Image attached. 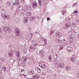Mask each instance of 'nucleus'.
<instances>
[{
	"label": "nucleus",
	"mask_w": 79,
	"mask_h": 79,
	"mask_svg": "<svg viewBox=\"0 0 79 79\" xmlns=\"http://www.w3.org/2000/svg\"><path fill=\"white\" fill-rule=\"evenodd\" d=\"M30 2L31 3H34V1L33 0H30Z\"/></svg>",
	"instance_id": "obj_50"
},
{
	"label": "nucleus",
	"mask_w": 79,
	"mask_h": 79,
	"mask_svg": "<svg viewBox=\"0 0 79 79\" xmlns=\"http://www.w3.org/2000/svg\"><path fill=\"white\" fill-rule=\"evenodd\" d=\"M66 40H64L60 41V42L62 43V44H66Z\"/></svg>",
	"instance_id": "obj_20"
},
{
	"label": "nucleus",
	"mask_w": 79,
	"mask_h": 79,
	"mask_svg": "<svg viewBox=\"0 0 79 79\" xmlns=\"http://www.w3.org/2000/svg\"><path fill=\"white\" fill-rule=\"evenodd\" d=\"M64 47V46H63V44H61L60 45V49L59 50H61V49H63V48Z\"/></svg>",
	"instance_id": "obj_27"
},
{
	"label": "nucleus",
	"mask_w": 79,
	"mask_h": 79,
	"mask_svg": "<svg viewBox=\"0 0 79 79\" xmlns=\"http://www.w3.org/2000/svg\"><path fill=\"white\" fill-rule=\"evenodd\" d=\"M24 70L23 69L21 70V72H24Z\"/></svg>",
	"instance_id": "obj_58"
},
{
	"label": "nucleus",
	"mask_w": 79,
	"mask_h": 79,
	"mask_svg": "<svg viewBox=\"0 0 79 79\" xmlns=\"http://www.w3.org/2000/svg\"><path fill=\"white\" fill-rule=\"evenodd\" d=\"M34 73V70H31L30 71V75H32V74H33Z\"/></svg>",
	"instance_id": "obj_29"
},
{
	"label": "nucleus",
	"mask_w": 79,
	"mask_h": 79,
	"mask_svg": "<svg viewBox=\"0 0 79 79\" xmlns=\"http://www.w3.org/2000/svg\"><path fill=\"white\" fill-rule=\"evenodd\" d=\"M65 68L67 70H68L70 69L71 67L69 66H67Z\"/></svg>",
	"instance_id": "obj_31"
},
{
	"label": "nucleus",
	"mask_w": 79,
	"mask_h": 79,
	"mask_svg": "<svg viewBox=\"0 0 79 79\" xmlns=\"http://www.w3.org/2000/svg\"><path fill=\"white\" fill-rule=\"evenodd\" d=\"M24 12H26L27 11V9H23V10Z\"/></svg>",
	"instance_id": "obj_43"
},
{
	"label": "nucleus",
	"mask_w": 79,
	"mask_h": 79,
	"mask_svg": "<svg viewBox=\"0 0 79 79\" xmlns=\"http://www.w3.org/2000/svg\"><path fill=\"white\" fill-rule=\"evenodd\" d=\"M75 22L79 23V19H76L75 20Z\"/></svg>",
	"instance_id": "obj_40"
},
{
	"label": "nucleus",
	"mask_w": 79,
	"mask_h": 79,
	"mask_svg": "<svg viewBox=\"0 0 79 79\" xmlns=\"http://www.w3.org/2000/svg\"><path fill=\"white\" fill-rule=\"evenodd\" d=\"M27 9L29 10H31V7L30 5L27 6Z\"/></svg>",
	"instance_id": "obj_23"
},
{
	"label": "nucleus",
	"mask_w": 79,
	"mask_h": 79,
	"mask_svg": "<svg viewBox=\"0 0 79 79\" xmlns=\"http://www.w3.org/2000/svg\"><path fill=\"white\" fill-rule=\"evenodd\" d=\"M75 57H76V56L74 54L72 56V57L71 59H75Z\"/></svg>",
	"instance_id": "obj_38"
},
{
	"label": "nucleus",
	"mask_w": 79,
	"mask_h": 79,
	"mask_svg": "<svg viewBox=\"0 0 79 79\" xmlns=\"http://www.w3.org/2000/svg\"><path fill=\"white\" fill-rule=\"evenodd\" d=\"M65 13H66V10H63L62 11V13L63 15H64V14H65Z\"/></svg>",
	"instance_id": "obj_33"
},
{
	"label": "nucleus",
	"mask_w": 79,
	"mask_h": 79,
	"mask_svg": "<svg viewBox=\"0 0 79 79\" xmlns=\"http://www.w3.org/2000/svg\"><path fill=\"white\" fill-rule=\"evenodd\" d=\"M28 29H29V31L30 32H31V31H32V30L31 29V28H30V27H29L28 28Z\"/></svg>",
	"instance_id": "obj_46"
},
{
	"label": "nucleus",
	"mask_w": 79,
	"mask_h": 79,
	"mask_svg": "<svg viewBox=\"0 0 79 79\" xmlns=\"http://www.w3.org/2000/svg\"><path fill=\"white\" fill-rule=\"evenodd\" d=\"M20 60H21V57H19L17 58V61L18 62H19V61H20Z\"/></svg>",
	"instance_id": "obj_37"
},
{
	"label": "nucleus",
	"mask_w": 79,
	"mask_h": 79,
	"mask_svg": "<svg viewBox=\"0 0 79 79\" xmlns=\"http://www.w3.org/2000/svg\"><path fill=\"white\" fill-rule=\"evenodd\" d=\"M56 37H60L61 36V33L60 32H57L56 34Z\"/></svg>",
	"instance_id": "obj_9"
},
{
	"label": "nucleus",
	"mask_w": 79,
	"mask_h": 79,
	"mask_svg": "<svg viewBox=\"0 0 79 79\" xmlns=\"http://www.w3.org/2000/svg\"><path fill=\"white\" fill-rule=\"evenodd\" d=\"M49 20H50V18L49 17H47V20L49 21Z\"/></svg>",
	"instance_id": "obj_47"
},
{
	"label": "nucleus",
	"mask_w": 79,
	"mask_h": 79,
	"mask_svg": "<svg viewBox=\"0 0 79 79\" xmlns=\"http://www.w3.org/2000/svg\"><path fill=\"white\" fill-rule=\"evenodd\" d=\"M77 5H78V3L77 2L74 3V4L73 5L72 7H74V6H75V7H76L77 6Z\"/></svg>",
	"instance_id": "obj_30"
},
{
	"label": "nucleus",
	"mask_w": 79,
	"mask_h": 79,
	"mask_svg": "<svg viewBox=\"0 0 79 79\" xmlns=\"http://www.w3.org/2000/svg\"><path fill=\"white\" fill-rule=\"evenodd\" d=\"M14 53V52H13V50H10V57H13Z\"/></svg>",
	"instance_id": "obj_12"
},
{
	"label": "nucleus",
	"mask_w": 79,
	"mask_h": 79,
	"mask_svg": "<svg viewBox=\"0 0 79 79\" xmlns=\"http://www.w3.org/2000/svg\"><path fill=\"white\" fill-rule=\"evenodd\" d=\"M19 1H18L16 2V4L17 5H19Z\"/></svg>",
	"instance_id": "obj_45"
},
{
	"label": "nucleus",
	"mask_w": 79,
	"mask_h": 79,
	"mask_svg": "<svg viewBox=\"0 0 79 79\" xmlns=\"http://www.w3.org/2000/svg\"><path fill=\"white\" fill-rule=\"evenodd\" d=\"M44 42H45V41H47V39H44Z\"/></svg>",
	"instance_id": "obj_61"
},
{
	"label": "nucleus",
	"mask_w": 79,
	"mask_h": 79,
	"mask_svg": "<svg viewBox=\"0 0 79 79\" xmlns=\"http://www.w3.org/2000/svg\"><path fill=\"white\" fill-rule=\"evenodd\" d=\"M38 2L39 3V5H40V6H41V5H42V2H41V0H38Z\"/></svg>",
	"instance_id": "obj_36"
},
{
	"label": "nucleus",
	"mask_w": 79,
	"mask_h": 79,
	"mask_svg": "<svg viewBox=\"0 0 79 79\" xmlns=\"http://www.w3.org/2000/svg\"><path fill=\"white\" fill-rule=\"evenodd\" d=\"M15 5H16V3H14L13 4V6H15Z\"/></svg>",
	"instance_id": "obj_56"
},
{
	"label": "nucleus",
	"mask_w": 79,
	"mask_h": 79,
	"mask_svg": "<svg viewBox=\"0 0 79 79\" xmlns=\"http://www.w3.org/2000/svg\"><path fill=\"white\" fill-rule=\"evenodd\" d=\"M71 60L72 61L73 63H74V62L76 61V60L75 59H71Z\"/></svg>",
	"instance_id": "obj_32"
},
{
	"label": "nucleus",
	"mask_w": 79,
	"mask_h": 79,
	"mask_svg": "<svg viewBox=\"0 0 79 79\" xmlns=\"http://www.w3.org/2000/svg\"><path fill=\"white\" fill-rule=\"evenodd\" d=\"M29 20V18L28 17H26L23 20V22L24 23H27L28 22Z\"/></svg>",
	"instance_id": "obj_7"
},
{
	"label": "nucleus",
	"mask_w": 79,
	"mask_h": 79,
	"mask_svg": "<svg viewBox=\"0 0 79 79\" xmlns=\"http://www.w3.org/2000/svg\"><path fill=\"white\" fill-rule=\"evenodd\" d=\"M2 69L3 71H4V72H5V71H6V67H2Z\"/></svg>",
	"instance_id": "obj_34"
},
{
	"label": "nucleus",
	"mask_w": 79,
	"mask_h": 79,
	"mask_svg": "<svg viewBox=\"0 0 79 79\" xmlns=\"http://www.w3.org/2000/svg\"><path fill=\"white\" fill-rule=\"evenodd\" d=\"M16 55L17 57L19 56V55H20V52L19 51H16Z\"/></svg>",
	"instance_id": "obj_17"
},
{
	"label": "nucleus",
	"mask_w": 79,
	"mask_h": 79,
	"mask_svg": "<svg viewBox=\"0 0 79 79\" xmlns=\"http://www.w3.org/2000/svg\"><path fill=\"white\" fill-rule=\"evenodd\" d=\"M56 67H59L60 68H62L64 67V63L63 62H60L58 60H55L54 62Z\"/></svg>",
	"instance_id": "obj_1"
},
{
	"label": "nucleus",
	"mask_w": 79,
	"mask_h": 79,
	"mask_svg": "<svg viewBox=\"0 0 79 79\" xmlns=\"http://www.w3.org/2000/svg\"><path fill=\"white\" fill-rule=\"evenodd\" d=\"M13 7L14 6L11 7V10H13Z\"/></svg>",
	"instance_id": "obj_60"
},
{
	"label": "nucleus",
	"mask_w": 79,
	"mask_h": 79,
	"mask_svg": "<svg viewBox=\"0 0 79 79\" xmlns=\"http://www.w3.org/2000/svg\"><path fill=\"white\" fill-rule=\"evenodd\" d=\"M7 5H8L10 6V2H8L7 3Z\"/></svg>",
	"instance_id": "obj_51"
},
{
	"label": "nucleus",
	"mask_w": 79,
	"mask_h": 79,
	"mask_svg": "<svg viewBox=\"0 0 79 79\" xmlns=\"http://www.w3.org/2000/svg\"><path fill=\"white\" fill-rule=\"evenodd\" d=\"M49 59L50 61H52V57L51 56H50L49 57Z\"/></svg>",
	"instance_id": "obj_39"
},
{
	"label": "nucleus",
	"mask_w": 79,
	"mask_h": 79,
	"mask_svg": "<svg viewBox=\"0 0 79 79\" xmlns=\"http://www.w3.org/2000/svg\"><path fill=\"white\" fill-rule=\"evenodd\" d=\"M53 56L54 59H56L58 57V55L56 54L53 53Z\"/></svg>",
	"instance_id": "obj_13"
},
{
	"label": "nucleus",
	"mask_w": 79,
	"mask_h": 79,
	"mask_svg": "<svg viewBox=\"0 0 79 79\" xmlns=\"http://www.w3.org/2000/svg\"><path fill=\"white\" fill-rule=\"evenodd\" d=\"M53 31H52L51 32L50 34V35H53Z\"/></svg>",
	"instance_id": "obj_49"
},
{
	"label": "nucleus",
	"mask_w": 79,
	"mask_h": 79,
	"mask_svg": "<svg viewBox=\"0 0 79 79\" xmlns=\"http://www.w3.org/2000/svg\"><path fill=\"white\" fill-rule=\"evenodd\" d=\"M33 47L30 48V50H34L36 49V46H37V42L35 41L33 43Z\"/></svg>",
	"instance_id": "obj_3"
},
{
	"label": "nucleus",
	"mask_w": 79,
	"mask_h": 79,
	"mask_svg": "<svg viewBox=\"0 0 79 79\" xmlns=\"http://www.w3.org/2000/svg\"><path fill=\"white\" fill-rule=\"evenodd\" d=\"M3 38V36H2L1 35H0V39H2Z\"/></svg>",
	"instance_id": "obj_54"
},
{
	"label": "nucleus",
	"mask_w": 79,
	"mask_h": 79,
	"mask_svg": "<svg viewBox=\"0 0 79 79\" xmlns=\"http://www.w3.org/2000/svg\"><path fill=\"white\" fill-rule=\"evenodd\" d=\"M73 38H70L69 39V42H70V43H73Z\"/></svg>",
	"instance_id": "obj_14"
},
{
	"label": "nucleus",
	"mask_w": 79,
	"mask_h": 79,
	"mask_svg": "<svg viewBox=\"0 0 79 79\" xmlns=\"http://www.w3.org/2000/svg\"><path fill=\"white\" fill-rule=\"evenodd\" d=\"M39 55H40V56H41L42 58H43L44 56V55L43 54V52H42V51H40L39 53Z\"/></svg>",
	"instance_id": "obj_10"
},
{
	"label": "nucleus",
	"mask_w": 79,
	"mask_h": 79,
	"mask_svg": "<svg viewBox=\"0 0 79 79\" xmlns=\"http://www.w3.org/2000/svg\"><path fill=\"white\" fill-rule=\"evenodd\" d=\"M77 38H78V39L79 40V34H78L77 35Z\"/></svg>",
	"instance_id": "obj_59"
},
{
	"label": "nucleus",
	"mask_w": 79,
	"mask_h": 79,
	"mask_svg": "<svg viewBox=\"0 0 79 79\" xmlns=\"http://www.w3.org/2000/svg\"><path fill=\"white\" fill-rule=\"evenodd\" d=\"M70 26H71V23H68L66 25V28L70 27Z\"/></svg>",
	"instance_id": "obj_22"
},
{
	"label": "nucleus",
	"mask_w": 79,
	"mask_h": 79,
	"mask_svg": "<svg viewBox=\"0 0 79 79\" xmlns=\"http://www.w3.org/2000/svg\"><path fill=\"white\" fill-rule=\"evenodd\" d=\"M21 66H22V67H24V66H25L26 64L24 62H22L20 64Z\"/></svg>",
	"instance_id": "obj_24"
},
{
	"label": "nucleus",
	"mask_w": 79,
	"mask_h": 79,
	"mask_svg": "<svg viewBox=\"0 0 79 79\" xmlns=\"http://www.w3.org/2000/svg\"><path fill=\"white\" fill-rule=\"evenodd\" d=\"M2 28L4 32H7L8 34L9 33H10V28H9V27H2Z\"/></svg>",
	"instance_id": "obj_4"
},
{
	"label": "nucleus",
	"mask_w": 79,
	"mask_h": 79,
	"mask_svg": "<svg viewBox=\"0 0 79 79\" xmlns=\"http://www.w3.org/2000/svg\"><path fill=\"white\" fill-rule=\"evenodd\" d=\"M32 36H33V33H31L28 34V37L29 38V39H30V38H31Z\"/></svg>",
	"instance_id": "obj_15"
},
{
	"label": "nucleus",
	"mask_w": 79,
	"mask_h": 79,
	"mask_svg": "<svg viewBox=\"0 0 79 79\" xmlns=\"http://www.w3.org/2000/svg\"><path fill=\"white\" fill-rule=\"evenodd\" d=\"M32 6L33 8H35L37 6V4L36 2H33L32 4Z\"/></svg>",
	"instance_id": "obj_8"
},
{
	"label": "nucleus",
	"mask_w": 79,
	"mask_h": 79,
	"mask_svg": "<svg viewBox=\"0 0 79 79\" xmlns=\"http://www.w3.org/2000/svg\"><path fill=\"white\" fill-rule=\"evenodd\" d=\"M77 13V10H76L75 12V13Z\"/></svg>",
	"instance_id": "obj_62"
},
{
	"label": "nucleus",
	"mask_w": 79,
	"mask_h": 79,
	"mask_svg": "<svg viewBox=\"0 0 79 79\" xmlns=\"http://www.w3.org/2000/svg\"><path fill=\"white\" fill-rule=\"evenodd\" d=\"M15 22L18 23V22H19V19H18V18H16L15 19Z\"/></svg>",
	"instance_id": "obj_41"
},
{
	"label": "nucleus",
	"mask_w": 79,
	"mask_h": 79,
	"mask_svg": "<svg viewBox=\"0 0 79 79\" xmlns=\"http://www.w3.org/2000/svg\"><path fill=\"white\" fill-rule=\"evenodd\" d=\"M21 13L22 15H24V12H21Z\"/></svg>",
	"instance_id": "obj_52"
},
{
	"label": "nucleus",
	"mask_w": 79,
	"mask_h": 79,
	"mask_svg": "<svg viewBox=\"0 0 79 79\" xmlns=\"http://www.w3.org/2000/svg\"><path fill=\"white\" fill-rule=\"evenodd\" d=\"M60 40V38H57L56 40V42H59Z\"/></svg>",
	"instance_id": "obj_35"
},
{
	"label": "nucleus",
	"mask_w": 79,
	"mask_h": 79,
	"mask_svg": "<svg viewBox=\"0 0 79 79\" xmlns=\"http://www.w3.org/2000/svg\"><path fill=\"white\" fill-rule=\"evenodd\" d=\"M34 79H36V78H39L40 77V76H39L38 74H35L33 77Z\"/></svg>",
	"instance_id": "obj_16"
},
{
	"label": "nucleus",
	"mask_w": 79,
	"mask_h": 79,
	"mask_svg": "<svg viewBox=\"0 0 79 79\" xmlns=\"http://www.w3.org/2000/svg\"><path fill=\"white\" fill-rule=\"evenodd\" d=\"M44 43L45 44H47V41H44Z\"/></svg>",
	"instance_id": "obj_57"
},
{
	"label": "nucleus",
	"mask_w": 79,
	"mask_h": 79,
	"mask_svg": "<svg viewBox=\"0 0 79 79\" xmlns=\"http://www.w3.org/2000/svg\"><path fill=\"white\" fill-rule=\"evenodd\" d=\"M8 55H9V56H10V52H8Z\"/></svg>",
	"instance_id": "obj_55"
},
{
	"label": "nucleus",
	"mask_w": 79,
	"mask_h": 79,
	"mask_svg": "<svg viewBox=\"0 0 79 79\" xmlns=\"http://www.w3.org/2000/svg\"><path fill=\"white\" fill-rule=\"evenodd\" d=\"M20 30L18 28H17L15 29V34L16 36H19L20 35Z\"/></svg>",
	"instance_id": "obj_6"
},
{
	"label": "nucleus",
	"mask_w": 79,
	"mask_h": 79,
	"mask_svg": "<svg viewBox=\"0 0 79 79\" xmlns=\"http://www.w3.org/2000/svg\"><path fill=\"white\" fill-rule=\"evenodd\" d=\"M44 62H42L41 64H39V66L40 68L43 69H44V68H46L47 66L46 65V64L44 63Z\"/></svg>",
	"instance_id": "obj_5"
},
{
	"label": "nucleus",
	"mask_w": 79,
	"mask_h": 79,
	"mask_svg": "<svg viewBox=\"0 0 79 79\" xmlns=\"http://www.w3.org/2000/svg\"><path fill=\"white\" fill-rule=\"evenodd\" d=\"M67 50L69 52H71L73 51L72 50V48L70 47H68L67 48Z\"/></svg>",
	"instance_id": "obj_11"
},
{
	"label": "nucleus",
	"mask_w": 79,
	"mask_h": 79,
	"mask_svg": "<svg viewBox=\"0 0 79 79\" xmlns=\"http://www.w3.org/2000/svg\"><path fill=\"white\" fill-rule=\"evenodd\" d=\"M21 2L22 3H24L25 2V0H21Z\"/></svg>",
	"instance_id": "obj_48"
},
{
	"label": "nucleus",
	"mask_w": 79,
	"mask_h": 79,
	"mask_svg": "<svg viewBox=\"0 0 79 79\" xmlns=\"http://www.w3.org/2000/svg\"><path fill=\"white\" fill-rule=\"evenodd\" d=\"M77 76L79 77V72H78L77 74Z\"/></svg>",
	"instance_id": "obj_53"
},
{
	"label": "nucleus",
	"mask_w": 79,
	"mask_h": 79,
	"mask_svg": "<svg viewBox=\"0 0 79 79\" xmlns=\"http://www.w3.org/2000/svg\"><path fill=\"white\" fill-rule=\"evenodd\" d=\"M17 13H19V14H20V13H21V11H20L19 10H17Z\"/></svg>",
	"instance_id": "obj_42"
},
{
	"label": "nucleus",
	"mask_w": 79,
	"mask_h": 79,
	"mask_svg": "<svg viewBox=\"0 0 79 79\" xmlns=\"http://www.w3.org/2000/svg\"><path fill=\"white\" fill-rule=\"evenodd\" d=\"M35 18L34 17H32L30 18V21L32 22V21H34V20H35Z\"/></svg>",
	"instance_id": "obj_18"
},
{
	"label": "nucleus",
	"mask_w": 79,
	"mask_h": 79,
	"mask_svg": "<svg viewBox=\"0 0 79 79\" xmlns=\"http://www.w3.org/2000/svg\"><path fill=\"white\" fill-rule=\"evenodd\" d=\"M16 1V0H12V2L13 3H15Z\"/></svg>",
	"instance_id": "obj_44"
},
{
	"label": "nucleus",
	"mask_w": 79,
	"mask_h": 79,
	"mask_svg": "<svg viewBox=\"0 0 79 79\" xmlns=\"http://www.w3.org/2000/svg\"><path fill=\"white\" fill-rule=\"evenodd\" d=\"M0 32H2V28L0 27Z\"/></svg>",
	"instance_id": "obj_64"
},
{
	"label": "nucleus",
	"mask_w": 79,
	"mask_h": 79,
	"mask_svg": "<svg viewBox=\"0 0 79 79\" xmlns=\"http://www.w3.org/2000/svg\"><path fill=\"white\" fill-rule=\"evenodd\" d=\"M6 11L5 10H2L1 11L2 14H3L1 15V16L2 18L4 19H6V18H9V16L8 15H6L5 14V12Z\"/></svg>",
	"instance_id": "obj_2"
},
{
	"label": "nucleus",
	"mask_w": 79,
	"mask_h": 79,
	"mask_svg": "<svg viewBox=\"0 0 79 79\" xmlns=\"http://www.w3.org/2000/svg\"><path fill=\"white\" fill-rule=\"evenodd\" d=\"M19 10H23V6H19Z\"/></svg>",
	"instance_id": "obj_28"
},
{
	"label": "nucleus",
	"mask_w": 79,
	"mask_h": 79,
	"mask_svg": "<svg viewBox=\"0 0 79 79\" xmlns=\"http://www.w3.org/2000/svg\"><path fill=\"white\" fill-rule=\"evenodd\" d=\"M3 50L2 51V54H3V53H4V52H3Z\"/></svg>",
	"instance_id": "obj_63"
},
{
	"label": "nucleus",
	"mask_w": 79,
	"mask_h": 79,
	"mask_svg": "<svg viewBox=\"0 0 79 79\" xmlns=\"http://www.w3.org/2000/svg\"><path fill=\"white\" fill-rule=\"evenodd\" d=\"M5 58L3 57H0V62H2V61H4Z\"/></svg>",
	"instance_id": "obj_26"
},
{
	"label": "nucleus",
	"mask_w": 79,
	"mask_h": 79,
	"mask_svg": "<svg viewBox=\"0 0 79 79\" xmlns=\"http://www.w3.org/2000/svg\"><path fill=\"white\" fill-rule=\"evenodd\" d=\"M35 70L37 71L38 73H40V68L36 67L35 69Z\"/></svg>",
	"instance_id": "obj_19"
},
{
	"label": "nucleus",
	"mask_w": 79,
	"mask_h": 79,
	"mask_svg": "<svg viewBox=\"0 0 79 79\" xmlns=\"http://www.w3.org/2000/svg\"><path fill=\"white\" fill-rule=\"evenodd\" d=\"M26 60H27V57H23L22 59V61H26Z\"/></svg>",
	"instance_id": "obj_21"
},
{
	"label": "nucleus",
	"mask_w": 79,
	"mask_h": 79,
	"mask_svg": "<svg viewBox=\"0 0 79 79\" xmlns=\"http://www.w3.org/2000/svg\"><path fill=\"white\" fill-rule=\"evenodd\" d=\"M31 15L32 14H31V13L29 12H27L26 14V15L28 16H31Z\"/></svg>",
	"instance_id": "obj_25"
}]
</instances>
